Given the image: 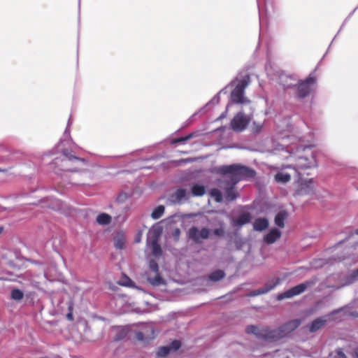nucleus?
<instances>
[{
  "label": "nucleus",
  "mask_w": 358,
  "mask_h": 358,
  "mask_svg": "<svg viewBox=\"0 0 358 358\" xmlns=\"http://www.w3.org/2000/svg\"><path fill=\"white\" fill-rule=\"evenodd\" d=\"M217 173L229 176L230 182L233 185H236L241 180L252 178L256 174L252 169L238 164L222 166L217 169Z\"/></svg>",
  "instance_id": "nucleus-1"
},
{
  "label": "nucleus",
  "mask_w": 358,
  "mask_h": 358,
  "mask_svg": "<svg viewBox=\"0 0 358 358\" xmlns=\"http://www.w3.org/2000/svg\"><path fill=\"white\" fill-rule=\"evenodd\" d=\"M245 332L248 334H254L257 338H262L264 341L272 342L278 341L283 338L279 327L271 329L267 326L259 328L255 325H248L245 328Z\"/></svg>",
  "instance_id": "nucleus-2"
},
{
  "label": "nucleus",
  "mask_w": 358,
  "mask_h": 358,
  "mask_svg": "<svg viewBox=\"0 0 358 358\" xmlns=\"http://www.w3.org/2000/svg\"><path fill=\"white\" fill-rule=\"evenodd\" d=\"M250 83V77L245 75L242 79L237 81V84L231 93V101L233 103L248 104L250 101L244 96L245 89Z\"/></svg>",
  "instance_id": "nucleus-3"
},
{
  "label": "nucleus",
  "mask_w": 358,
  "mask_h": 358,
  "mask_svg": "<svg viewBox=\"0 0 358 358\" xmlns=\"http://www.w3.org/2000/svg\"><path fill=\"white\" fill-rule=\"evenodd\" d=\"M316 82L317 78L313 74L309 75L304 80H301L297 85L296 96L299 99H303L308 96L312 91V87Z\"/></svg>",
  "instance_id": "nucleus-4"
},
{
  "label": "nucleus",
  "mask_w": 358,
  "mask_h": 358,
  "mask_svg": "<svg viewBox=\"0 0 358 358\" xmlns=\"http://www.w3.org/2000/svg\"><path fill=\"white\" fill-rule=\"evenodd\" d=\"M210 234V230L208 228L203 227L199 229L194 226L189 228L187 232V237L196 243H201V240H206L209 238Z\"/></svg>",
  "instance_id": "nucleus-5"
},
{
  "label": "nucleus",
  "mask_w": 358,
  "mask_h": 358,
  "mask_svg": "<svg viewBox=\"0 0 358 358\" xmlns=\"http://www.w3.org/2000/svg\"><path fill=\"white\" fill-rule=\"evenodd\" d=\"M313 283L314 282L313 281H307L303 283L299 284L282 293L279 294L277 296V299L278 300L280 301L285 299H289L294 296L299 295L303 293L307 289L308 287H310V285H313Z\"/></svg>",
  "instance_id": "nucleus-6"
},
{
  "label": "nucleus",
  "mask_w": 358,
  "mask_h": 358,
  "mask_svg": "<svg viewBox=\"0 0 358 358\" xmlns=\"http://www.w3.org/2000/svg\"><path fill=\"white\" fill-rule=\"evenodd\" d=\"M250 118L245 115L243 113H238L231 121V129L237 132L243 131L249 122Z\"/></svg>",
  "instance_id": "nucleus-7"
},
{
  "label": "nucleus",
  "mask_w": 358,
  "mask_h": 358,
  "mask_svg": "<svg viewBox=\"0 0 358 358\" xmlns=\"http://www.w3.org/2000/svg\"><path fill=\"white\" fill-rule=\"evenodd\" d=\"M301 324V320L299 319H294L283 324L279 329L283 338L288 336L290 333L297 329Z\"/></svg>",
  "instance_id": "nucleus-8"
},
{
  "label": "nucleus",
  "mask_w": 358,
  "mask_h": 358,
  "mask_svg": "<svg viewBox=\"0 0 358 358\" xmlns=\"http://www.w3.org/2000/svg\"><path fill=\"white\" fill-rule=\"evenodd\" d=\"M280 279L279 278H273L270 282L265 284L264 287L254 290L249 294L250 296H255L257 295L266 294L275 287L280 283Z\"/></svg>",
  "instance_id": "nucleus-9"
},
{
  "label": "nucleus",
  "mask_w": 358,
  "mask_h": 358,
  "mask_svg": "<svg viewBox=\"0 0 358 358\" xmlns=\"http://www.w3.org/2000/svg\"><path fill=\"white\" fill-rule=\"evenodd\" d=\"M313 189L314 180L309 179L301 181L299 192L301 194H311L313 192Z\"/></svg>",
  "instance_id": "nucleus-10"
},
{
  "label": "nucleus",
  "mask_w": 358,
  "mask_h": 358,
  "mask_svg": "<svg viewBox=\"0 0 358 358\" xmlns=\"http://www.w3.org/2000/svg\"><path fill=\"white\" fill-rule=\"evenodd\" d=\"M161 232V229H159V230H154L155 237L151 241L152 253L154 256H159L162 253L161 246L158 243V236H159Z\"/></svg>",
  "instance_id": "nucleus-11"
},
{
  "label": "nucleus",
  "mask_w": 358,
  "mask_h": 358,
  "mask_svg": "<svg viewBox=\"0 0 358 358\" xmlns=\"http://www.w3.org/2000/svg\"><path fill=\"white\" fill-rule=\"evenodd\" d=\"M281 236V232L277 229H272L264 237V241L267 244H272L275 243Z\"/></svg>",
  "instance_id": "nucleus-12"
},
{
  "label": "nucleus",
  "mask_w": 358,
  "mask_h": 358,
  "mask_svg": "<svg viewBox=\"0 0 358 358\" xmlns=\"http://www.w3.org/2000/svg\"><path fill=\"white\" fill-rule=\"evenodd\" d=\"M327 319L324 317H318L314 320L308 326L310 332L314 333L320 329L324 326L327 322Z\"/></svg>",
  "instance_id": "nucleus-13"
},
{
  "label": "nucleus",
  "mask_w": 358,
  "mask_h": 358,
  "mask_svg": "<svg viewBox=\"0 0 358 358\" xmlns=\"http://www.w3.org/2000/svg\"><path fill=\"white\" fill-rule=\"evenodd\" d=\"M268 220L266 218H257L253 223V229L257 231H262L268 227Z\"/></svg>",
  "instance_id": "nucleus-14"
},
{
  "label": "nucleus",
  "mask_w": 358,
  "mask_h": 358,
  "mask_svg": "<svg viewBox=\"0 0 358 358\" xmlns=\"http://www.w3.org/2000/svg\"><path fill=\"white\" fill-rule=\"evenodd\" d=\"M251 220V215L249 213L241 214L237 219L233 221V225L235 227H241Z\"/></svg>",
  "instance_id": "nucleus-15"
},
{
  "label": "nucleus",
  "mask_w": 358,
  "mask_h": 358,
  "mask_svg": "<svg viewBox=\"0 0 358 358\" xmlns=\"http://www.w3.org/2000/svg\"><path fill=\"white\" fill-rule=\"evenodd\" d=\"M238 196V194L235 189V185H233L231 183V186L229 187L226 188L225 189V198L228 201H232L235 200Z\"/></svg>",
  "instance_id": "nucleus-16"
},
{
  "label": "nucleus",
  "mask_w": 358,
  "mask_h": 358,
  "mask_svg": "<svg viewBox=\"0 0 358 358\" xmlns=\"http://www.w3.org/2000/svg\"><path fill=\"white\" fill-rule=\"evenodd\" d=\"M62 162L64 164L66 162H84V159L76 157L71 155L68 150L63 151V158L61 159Z\"/></svg>",
  "instance_id": "nucleus-17"
},
{
  "label": "nucleus",
  "mask_w": 358,
  "mask_h": 358,
  "mask_svg": "<svg viewBox=\"0 0 358 358\" xmlns=\"http://www.w3.org/2000/svg\"><path fill=\"white\" fill-rule=\"evenodd\" d=\"M115 329H116L117 331L114 337V341H120L124 339L127 337L129 332V330L127 327H115Z\"/></svg>",
  "instance_id": "nucleus-18"
},
{
  "label": "nucleus",
  "mask_w": 358,
  "mask_h": 358,
  "mask_svg": "<svg viewBox=\"0 0 358 358\" xmlns=\"http://www.w3.org/2000/svg\"><path fill=\"white\" fill-rule=\"evenodd\" d=\"M287 217L286 211L282 210L279 212L275 217V224L280 228L285 227V220Z\"/></svg>",
  "instance_id": "nucleus-19"
},
{
  "label": "nucleus",
  "mask_w": 358,
  "mask_h": 358,
  "mask_svg": "<svg viewBox=\"0 0 358 358\" xmlns=\"http://www.w3.org/2000/svg\"><path fill=\"white\" fill-rule=\"evenodd\" d=\"M96 222L100 225H108L111 221V216L106 213H101L96 218Z\"/></svg>",
  "instance_id": "nucleus-20"
},
{
  "label": "nucleus",
  "mask_w": 358,
  "mask_h": 358,
  "mask_svg": "<svg viewBox=\"0 0 358 358\" xmlns=\"http://www.w3.org/2000/svg\"><path fill=\"white\" fill-rule=\"evenodd\" d=\"M206 193V188L203 185L194 184L192 187V194L194 196H202Z\"/></svg>",
  "instance_id": "nucleus-21"
},
{
  "label": "nucleus",
  "mask_w": 358,
  "mask_h": 358,
  "mask_svg": "<svg viewBox=\"0 0 358 358\" xmlns=\"http://www.w3.org/2000/svg\"><path fill=\"white\" fill-rule=\"evenodd\" d=\"M275 180L278 182L286 183L291 180V176L289 173L279 172L275 175Z\"/></svg>",
  "instance_id": "nucleus-22"
},
{
  "label": "nucleus",
  "mask_w": 358,
  "mask_h": 358,
  "mask_svg": "<svg viewBox=\"0 0 358 358\" xmlns=\"http://www.w3.org/2000/svg\"><path fill=\"white\" fill-rule=\"evenodd\" d=\"M224 276L225 273L223 271L216 270L209 275V279L212 281L216 282L222 280V278H224Z\"/></svg>",
  "instance_id": "nucleus-23"
},
{
  "label": "nucleus",
  "mask_w": 358,
  "mask_h": 358,
  "mask_svg": "<svg viewBox=\"0 0 358 358\" xmlns=\"http://www.w3.org/2000/svg\"><path fill=\"white\" fill-rule=\"evenodd\" d=\"M164 210H165V208L164 206H162V205L158 206L152 210V212L151 213L152 218L154 220H157V219L160 218L163 215Z\"/></svg>",
  "instance_id": "nucleus-24"
},
{
  "label": "nucleus",
  "mask_w": 358,
  "mask_h": 358,
  "mask_svg": "<svg viewBox=\"0 0 358 358\" xmlns=\"http://www.w3.org/2000/svg\"><path fill=\"white\" fill-rule=\"evenodd\" d=\"M209 194L213 197L215 201L217 203L222 201V194L220 190L216 188L211 189L209 192Z\"/></svg>",
  "instance_id": "nucleus-25"
},
{
  "label": "nucleus",
  "mask_w": 358,
  "mask_h": 358,
  "mask_svg": "<svg viewBox=\"0 0 358 358\" xmlns=\"http://www.w3.org/2000/svg\"><path fill=\"white\" fill-rule=\"evenodd\" d=\"M157 275L154 278L148 277V282L153 286H158L164 282L163 278L161 277L159 273H156Z\"/></svg>",
  "instance_id": "nucleus-26"
},
{
  "label": "nucleus",
  "mask_w": 358,
  "mask_h": 358,
  "mask_svg": "<svg viewBox=\"0 0 358 358\" xmlns=\"http://www.w3.org/2000/svg\"><path fill=\"white\" fill-rule=\"evenodd\" d=\"M173 196L176 201L179 202L186 197V190L185 189H178L175 192Z\"/></svg>",
  "instance_id": "nucleus-27"
},
{
  "label": "nucleus",
  "mask_w": 358,
  "mask_h": 358,
  "mask_svg": "<svg viewBox=\"0 0 358 358\" xmlns=\"http://www.w3.org/2000/svg\"><path fill=\"white\" fill-rule=\"evenodd\" d=\"M11 298L13 299V300H16V301H20L23 299L24 297V294L23 292L20 290L19 289H14L11 291Z\"/></svg>",
  "instance_id": "nucleus-28"
},
{
  "label": "nucleus",
  "mask_w": 358,
  "mask_h": 358,
  "mask_svg": "<svg viewBox=\"0 0 358 358\" xmlns=\"http://www.w3.org/2000/svg\"><path fill=\"white\" fill-rule=\"evenodd\" d=\"M193 136H194L193 134H189L183 137L173 138L171 140V144L184 143L185 142L191 139L193 137Z\"/></svg>",
  "instance_id": "nucleus-29"
},
{
  "label": "nucleus",
  "mask_w": 358,
  "mask_h": 358,
  "mask_svg": "<svg viewBox=\"0 0 358 358\" xmlns=\"http://www.w3.org/2000/svg\"><path fill=\"white\" fill-rule=\"evenodd\" d=\"M170 352V347L162 346L158 349L157 355L159 357H165L169 354Z\"/></svg>",
  "instance_id": "nucleus-30"
},
{
  "label": "nucleus",
  "mask_w": 358,
  "mask_h": 358,
  "mask_svg": "<svg viewBox=\"0 0 358 358\" xmlns=\"http://www.w3.org/2000/svg\"><path fill=\"white\" fill-rule=\"evenodd\" d=\"M149 268L154 273H159V266L155 260L152 259L149 262Z\"/></svg>",
  "instance_id": "nucleus-31"
},
{
  "label": "nucleus",
  "mask_w": 358,
  "mask_h": 358,
  "mask_svg": "<svg viewBox=\"0 0 358 358\" xmlns=\"http://www.w3.org/2000/svg\"><path fill=\"white\" fill-rule=\"evenodd\" d=\"M263 127V124L257 122H253L252 125V131L255 134H259L261 132Z\"/></svg>",
  "instance_id": "nucleus-32"
},
{
  "label": "nucleus",
  "mask_w": 358,
  "mask_h": 358,
  "mask_svg": "<svg viewBox=\"0 0 358 358\" xmlns=\"http://www.w3.org/2000/svg\"><path fill=\"white\" fill-rule=\"evenodd\" d=\"M181 346V343H180V341H178V340H174L173 341L170 345H169L168 347H170V351L171 350H178Z\"/></svg>",
  "instance_id": "nucleus-33"
},
{
  "label": "nucleus",
  "mask_w": 358,
  "mask_h": 358,
  "mask_svg": "<svg viewBox=\"0 0 358 358\" xmlns=\"http://www.w3.org/2000/svg\"><path fill=\"white\" fill-rule=\"evenodd\" d=\"M124 245V239L123 237L118 238L115 241V247L117 249H123Z\"/></svg>",
  "instance_id": "nucleus-34"
},
{
  "label": "nucleus",
  "mask_w": 358,
  "mask_h": 358,
  "mask_svg": "<svg viewBox=\"0 0 358 358\" xmlns=\"http://www.w3.org/2000/svg\"><path fill=\"white\" fill-rule=\"evenodd\" d=\"M234 244L236 245V250H239L242 248L243 244H244V241H243V239L240 237H236L235 239H234Z\"/></svg>",
  "instance_id": "nucleus-35"
},
{
  "label": "nucleus",
  "mask_w": 358,
  "mask_h": 358,
  "mask_svg": "<svg viewBox=\"0 0 358 358\" xmlns=\"http://www.w3.org/2000/svg\"><path fill=\"white\" fill-rule=\"evenodd\" d=\"M128 199V195L127 193H121L117 197V201L119 203H122Z\"/></svg>",
  "instance_id": "nucleus-36"
},
{
  "label": "nucleus",
  "mask_w": 358,
  "mask_h": 358,
  "mask_svg": "<svg viewBox=\"0 0 358 358\" xmlns=\"http://www.w3.org/2000/svg\"><path fill=\"white\" fill-rule=\"evenodd\" d=\"M213 234L217 236H223L224 234V229L222 227L217 229H215L213 230Z\"/></svg>",
  "instance_id": "nucleus-37"
},
{
  "label": "nucleus",
  "mask_w": 358,
  "mask_h": 358,
  "mask_svg": "<svg viewBox=\"0 0 358 358\" xmlns=\"http://www.w3.org/2000/svg\"><path fill=\"white\" fill-rule=\"evenodd\" d=\"M180 236V230L178 228H176L173 231V236L175 238L176 240H178L179 237Z\"/></svg>",
  "instance_id": "nucleus-38"
},
{
  "label": "nucleus",
  "mask_w": 358,
  "mask_h": 358,
  "mask_svg": "<svg viewBox=\"0 0 358 358\" xmlns=\"http://www.w3.org/2000/svg\"><path fill=\"white\" fill-rule=\"evenodd\" d=\"M68 310L69 313H73V303L72 301H69L68 303Z\"/></svg>",
  "instance_id": "nucleus-39"
},
{
  "label": "nucleus",
  "mask_w": 358,
  "mask_h": 358,
  "mask_svg": "<svg viewBox=\"0 0 358 358\" xmlns=\"http://www.w3.org/2000/svg\"><path fill=\"white\" fill-rule=\"evenodd\" d=\"M297 166H298V168H299V169H308V168H310V164L306 165V164H301V163H299V164H297Z\"/></svg>",
  "instance_id": "nucleus-40"
},
{
  "label": "nucleus",
  "mask_w": 358,
  "mask_h": 358,
  "mask_svg": "<svg viewBox=\"0 0 358 358\" xmlns=\"http://www.w3.org/2000/svg\"><path fill=\"white\" fill-rule=\"evenodd\" d=\"M66 318H67V320H69L70 321H73V313H68L66 314Z\"/></svg>",
  "instance_id": "nucleus-41"
},
{
  "label": "nucleus",
  "mask_w": 358,
  "mask_h": 358,
  "mask_svg": "<svg viewBox=\"0 0 358 358\" xmlns=\"http://www.w3.org/2000/svg\"><path fill=\"white\" fill-rule=\"evenodd\" d=\"M141 233H139V234L137 235V236L136 237V240H135V241H136V243H139V242H140V241H141Z\"/></svg>",
  "instance_id": "nucleus-42"
},
{
  "label": "nucleus",
  "mask_w": 358,
  "mask_h": 358,
  "mask_svg": "<svg viewBox=\"0 0 358 358\" xmlns=\"http://www.w3.org/2000/svg\"><path fill=\"white\" fill-rule=\"evenodd\" d=\"M137 338H138L139 340H143V333H141V332H138V333L137 334Z\"/></svg>",
  "instance_id": "nucleus-43"
},
{
  "label": "nucleus",
  "mask_w": 358,
  "mask_h": 358,
  "mask_svg": "<svg viewBox=\"0 0 358 358\" xmlns=\"http://www.w3.org/2000/svg\"><path fill=\"white\" fill-rule=\"evenodd\" d=\"M67 171H77L78 169H77V168H75V167H73V168H67Z\"/></svg>",
  "instance_id": "nucleus-44"
},
{
  "label": "nucleus",
  "mask_w": 358,
  "mask_h": 358,
  "mask_svg": "<svg viewBox=\"0 0 358 358\" xmlns=\"http://www.w3.org/2000/svg\"><path fill=\"white\" fill-rule=\"evenodd\" d=\"M304 159H305L304 158H303V157H300L299 160V162H300V161H302V160H304Z\"/></svg>",
  "instance_id": "nucleus-45"
},
{
  "label": "nucleus",
  "mask_w": 358,
  "mask_h": 358,
  "mask_svg": "<svg viewBox=\"0 0 358 358\" xmlns=\"http://www.w3.org/2000/svg\"><path fill=\"white\" fill-rule=\"evenodd\" d=\"M356 357L358 358V351L355 352Z\"/></svg>",
  "instance_id": "nucleus-46"
},
{
  "label": "nucleus",
  "mask_w": 358,
  "mask_h": 358,
  "mask_svg": "<svg viewBox=\"0 0 358 358\" xmlns=\"http://www.w3.org/2000/svg\"><path fill=\"white\" fill-rule=\"evenodd\" d=\"M2 231H3V228L0 227V234H1Z\"/></svg>",
  "instance_id": "nucleus-47"
},
{
  "label": "nucleus",
  "mask_w": 358,
  "mask_h": 358,
  "mask_svg": "<svg viewBox=\"0 0 358 358\" xmlns=\"http://www.w3.org/2000/svg\"><path fill=\"white\" fill-rule=\"evenodd\" d=\"M355 233H356V234H357V235H358V229H356Z\"/></svg>",
  "instance_id": "nucleus-48"
},
{
  "label": "nucleus",
  "mask_w": 358,
  "mask_h": 358,
  "mask_svg": "<svg viewBox=\"0 0 358 358\" xmlns=\"http://www.w3.org/2000/svg\"><path fill=\"white\" fill-rule=\"evenodd\" d=\"M357 273H358V268H357Z\"/></svg>",
  "instance_id": "nucleus-49"
}]
</instances>
